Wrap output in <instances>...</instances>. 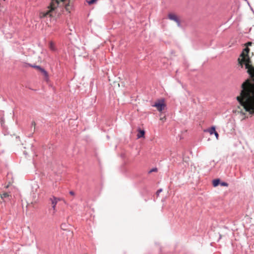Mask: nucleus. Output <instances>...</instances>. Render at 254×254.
<instances>
[{"instance_id": "1", "label": "nucleus", "mask_w": 254, "mask_h": 254, "mask_svg": "<svg viewBox=\"0 0 254 254\" xmlns=\"http://www.w3.org/2000/svg\"><path fill=\"white\" fill-rule=\"evenodd\" d=\"M241 88L237 100L245 112L254 114V84L251 80L247 79L242 83Z\"/></svg>"}, {"instance_id": "4", "label": "nucleus", "mask_w": 254, "mask_h": 254, "mask_svg": "<svg viewBox=\"0 0 254 254\" xmlns=\"http://www.w3.org/2000/svg\"><path fill=\"white\" fill-rule=\"evenodd\" d=\"M153 106L156 107L158 111L161 112L164 109L166 104L163 100H160L156 101Z\"/></svg>"}, {"instance_id": "9", "label": "nucleus", "mask_w": 254, "mask_h": 254, "mask_svg": "<svg viewBox=\"0 0 254 254\" xmlns=\"http://www.w3.org/2000/svg\"><path fill=\"white\" fill-rule=\"evenodd\" d=\"M145 132L143 130L139 129L138 133L137 134V137L141 138L143 137L144 136Z\"/></svg>"}, {"instance_id": "11", "label": "nucleus", "mask_w": 254, "mask_h": 254, "mask_svg": "<svg viewBox=\"0 0 254 254\" xmlns=\"http://www.w3.org/2000/svg\"><path fill=\"white\" fill-rule=\"evenodd\" d=\"M219 179H215L213 181V185L214 187H216L219 184Z\"/></svg>"}, {"instance_id": "13", "label": "nucleus", "mask_w": 254, "mask_h": 254, "mask_svg": "<svg viewBox=\"0 0 254 254\" xmlns=\"http://www.w3.org/2000/svg\"><path fill=\"white\" fill-rule=\"evenodd\" d=\"M97 1V0H90L89 1H87V2L89 4L91 5L92 4H93L95 3Z\"/></svg>"}, {"instance_id": "12", "label": "nucleus", "mask_w": 254, "mask_h": 254, "mask_svg": "<svg viewBox=\"0 0 254 254\" xmlns=\"http://www.w3.org/2000/svg\"><path fill=\"white\" fill-rule=\"evenodd\" d=\"M28 65H29L30 66H31V67H34V68H35L37 69V70H39V71H40V70H41V69L42 68V67H40V66H38V65H31V64H29Z\"/></svg>"}, {"instance_id": "10", "label": "nucleus", "mask_w": 254, "mask_h": 254, "mask_svg": "<svg viewBox=\"0 0 254 254\" xmlns=\"http://www.w3.org/2000/svg\"><path fill=\"white\" fill-rule=\"evenodd\" d=\"M207 131H208L209 133L212 135L216 132L215 127H212L210 128L207 130Z\"/></svg>"}, {"instance_id": "22", "label": "nucleus", "mask_w": 254, "mask_h": 254, "mask_svg": "<svg viewBox=\"0 0 254 254\" xmlns=\"http://www.w3.org/2000/svg\"><path fill=\"white\" fill-rule=\"evenodd\" d=\"M246 45H247V46H251V45H252V42H248V43L246 44Z\"/></svg>"}, {"instance_id": "8", "label": "nucleus", "mask_w": 254, "mask_h": 254, "mask_svg": "<svg viewBox=\"0 0 254 254\" xmlns=\"http://www.w3.org/2000/svg\"><path fill=\"white\" fill-rule=\"evenodd\" d=\"M9 193L8 192H3L0 194V197L3 200H5V198H8L9 196Z\"/></svg>"}, {"instance_id": "3", "label": "nucleus", "mask_w": 254, "mask_h": 254, "mask_svg": "<svg viewBox=\"0 0 254 254\" xmlns=\"http://www.w3.org/2000/svg\"><path fill=\"white\" fill-rule=\"evenodd\" d=\"M66 0H51L48 10L46 11H41L39 13V17L43 18L46 17H53L55 14V10L58 7L60 1L64 2Z\"/></svg>"}, {"instance_id": "14", "label": "nucleus", "mask_w": 254, "mask_h": 254, "mask_svg": "<svg viewBox=\"0 0 254 254\" xmlns=\"http://www.w3.org/2000/svg\"><path fill=\"white\" fill-rule=\"evenodd\" d=\"M50 49L52 50H55V46H54V44L53 42H50Z\"/></svg>"}, {"instance_id": "17", "label": "nucleus", "mask_w": 254, "mask_h": 254, "mask_svg": "<svg viewBox=\"0 0 254 254\" xmlns=\"http://www.w3.org/2000/svg\"><path fill=\"white\" fill-rule=\"evenodd\" d=\"M160 120L162 121L163 122H165L166 120V117L164 116L163 117L160 118Z\"/></svg>"}, {"instance_id": "19", "label": "nucleus", "mask_w": 254, "mask_h": 254, "mask_svg": "<svg viewBox=\"0 0 254 254\" xmlns=\"http://www.w3.org/2000/svg\"><path fill=\"white\" fill-rule=\"evenodd\" d=\"M221 185L223 186H228V184L226 183L223 182L221 184Z\"/></svg>"}, {"instance_id": "2", "label": "nucleus", "mask_w": 254, "mask_h": 254, "mask_svg": "<svg viewBox=\"0 0 254 254\" xmlns=\"http://www.w3.org/2000/svg\"><path fill=\"white\" fill-rule=\"evenodd\" d=\"M250 49L248 47L245 48L240 57L238 59L239 64L243 67V64H245V67L248 69V72L252 76H254V67L251 64V61L249 56Z\"/></svg>"}, {"instance_id": "18", "label": "nucleus", "mask_w": 254, "mask_h": 254, "mask_svg": "<svg viewBox=\"0 0 254 254\" xmlns=\"http://www.w3.org/2000/svg\"><path fill=\"white\" fill-rule=\"evenodd\" d=\"M216 137V138L218 139L219 137V134L217 133V132L216 131V132L214 133Z\"/></svg>"}, {"instance_id": "5", "label": "nucleus", "mask_w": 254, "mask_h": 254, "mask_svg": "<svg viewBox=\"0 0 254 254\" xmlns=\"http://www.w3.org/2000/svg\"><path fill=\"white\" fill-rule=\"evenodd\" d=\"M50 200L51 202L52 207L53 210V213H55L56 212V205L58 202L61 200V199L59 198L56 197L55 196H53L50 198Z\"/></svg>"}, {"instance_id": "21", "label": "nucleus", "mask_w": 254, "mask_h": 254, "mask_svg": "<svg viewBox=\"0 0 254 254\" xmlns=\"http://www.w3.org/2000/svg\"><path fill=\"white\" fill-rule=\"evenodd\" d=\"M161 191H162V189H160V190H157V195H159V193Z\"/></svg>"}, {"instance_id": "7", "label": "nucleus", "mask_w": 254, "mask_h": 254, "mask_svg": "<svg viewBox=\"0 0 254 254\" xmlns=\"http://www.w3.org/2000/svg\"><path fill=\"white\" fill-rule=\"evenodd\" d=\"M40 71L43 74L44 76L45 77V78L46 80H48L49 75L48 72L43 68L41 69Z\"/></svg>"}, {"instance_id": "15", "label": "nucleus", "mask_w": 254, "mask_h": 254, "mask_svg": "<svg viewBox=\"0 0 254 254\" xmlns=\"http://www.w3.org/2000/svg\"><path fill=\"white\" fill-rule=\"evenodd\" d=\"M65 8L67 11H69L70 10V5L69 4H65Z\"/></svg>"}, {"instance_id": "23", "label": "nucleus", "mask_w": 254, "mask_h": 254, "mask_svg": "<svg viewBox=\"0 0 254 254\" xmlns=\"http://www.w3.org/2000/svg\"><path fill=\"white\" fill-rule=\"evenodd\" d=\"M69 193H70L71 195H74V192L73 191H70L69 192Z\"/></svg>"}, {"instance_id": "16", "label": "nucleus", "mask_w": 254, "mask_h": 254, "mask_svg": "<svg viewBox=\"0 0 254 254\" xmlns=\"http://www.w3.org/2000/svg\"><path fill=\"white\" fill-rule=\"evenodd\" d=\"M157 169L156 168H153L151 170H150L149 172V173H151L153 172H157Z\"/></svg>"}, {"instance_id": "6", "label": "nucleus", "mask_w": 254, "mask_h": 254, "mask_svg": "<svg viewBox=\"0 0 254 254\" xmlns=\"http://www.w3.org/2000/svg\"><path fill=\"white\" fill-rule=\"evenodd\" d=\"M168 18L171 20L174 21L176 22L178 26H180L181 25L180 20L178 16L173 13H170L168 15Z\"/></svg>"}, {"instance_id": "20", "label": "nucleus", "mask_w": 254, "mask_h": 254, "mask_svg": "<svg viewBox=\"0 0 254 254\" xmlns=\"http://www.w3.org/2000/svg\"><path fill=\"white\" fill-rule=\"evenodd\" d=\"M31 125L32 126L34 127L35 128V126H36V123L35 122H32V123H31Z\"/></svg>"}]
</instances>
